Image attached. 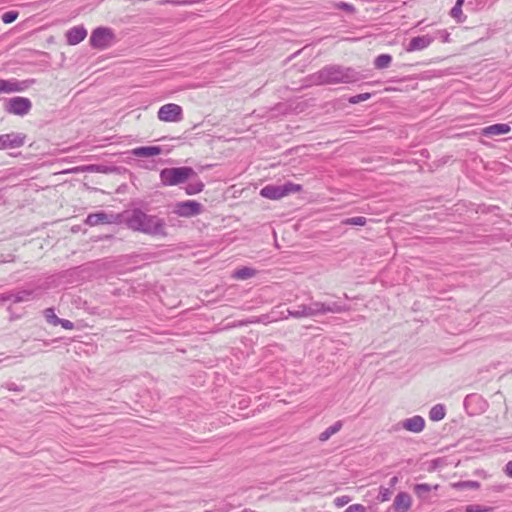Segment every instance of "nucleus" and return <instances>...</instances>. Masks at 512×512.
Instances as JSON below:
<instances>
[{
  "instance_id": "f257e3e1",
  "label": "nucleus",
  "mask_w": 512,
  "mask_h": 512,
  "mask_svg": "<svg viewBox=\"0 0 512 512\" xmlns=\"http://www.w3.org/2000/svg\"><path fill=\"white\" fill-rule=\"evenodd\" d=\"M128 226L136 231L152 234L155 236H165L166 228L163 220L148 216L142 211L135 210L127 219Z\"/></svg>"
},
{
  "instance_id": "f03ea898",
  "label": "nucleus",
  "mask_w": 512,
  "mask_h": 512,
  "mask_svg": "<svg viewBox=\"0 0 512 512\" xmlns=\"http://www.w3.org/2000/svg\"><path fill=\"white\" fill-rule=\"evenodd\" d=\"M302 191L303 186L301 184L286 182L283 185H266L260 190V195L263 198L278 201L291 194L300 193Z\"/></svg>"
},
{
  "instance_id": "7ed1b4c3",
  "label": "nucleus",
  "mask_w": 512,
  "mask_h": 512,
  "mask_svg": "<svg viewBox=\"0 0 512 512\" xmlns=\"http://www.w3.org/2000/svg\"><path fill=\"white\" fill-rule=\"evenodd\" d=\"M116 42V35L113 29L109 27H97L92 30L89 44L97 50H105L110 48Z\"/></svg>"
},
{
  "instance_id": "20e7f679",
  "label": "nucleus",
  "mask_w": 512,
  "mask_h": 512,
  "mask_svg": "<svg viewBox=\"0 0 512 512\" xmlns=\"http://www.w3.org/2000/svg\"><path fill=\"white\" fill-rule=\"evenodd\" d=\"M194 174L190 167L165 168L160 172V180L164 186H174L185 182Z\"/></svg>"
},
{
  "instance_id": "39448f33",
  "label": "nucleus",
  "mask_w": 512,
  "mask_h": 512,
  "mask_svg": "<svg viewBox=\"0 0 512 512\" xmlns=\"http://www.w3.org/2000/svg\"><path fill=\"white\" fill-rule=\"evenodd\" d=\"M202 211V204L195 200H185L176 202L172 208V212L176 216L183 218L198 216L202 213Z\"/></svg>"
},
{
  "instance_id": "423d86ee",
  "label": "nucleus",
  "mask_w": 512,
  "mask_h": 512,
  "mask_svg": "<svg viewBox=\"0 0 512 512\" xmlns=\"http://www.w3.org/2000/svg\"><path fill=\"white\" fill-rule=\"evenodd\" d=\"M182 107L175 103H168L161 106L158 110L157 117L163 122H178L182 120Z\"/></svg>"
},
{
  "instance_id": "0eeeda50",
  "label": "nucleus",
  "mask_w": 512,
  "mask_h": 512,
  "mask_svg": "<svg viewBox=\"0 0 512 512\" xmlns=\"http://www.w3.org/2000/svg\"><path fill=\"white\" fill-rule=\"evenodd\" d=\"M31 109V102L24 97L11 98L7 104V111L15 115H25Z\"/></svg>"
},
{
  "instance_id": "6e6552de",
  "label": "nucleus",
  "mask_w": 512,
  "mask_h": 512,
  "mask_svg": "<svg viewBox=\"0 0 512 512\" xmlns=\"http://www.w3.org/2000/svg\"><path fill=\"white\" fill-rule=\"evenodd\" d=\"M25 142V136L9 133L0 136V149H14L21 147Z\"/></svg>"
},
{
  "instance_id": "1a4fd4ad",
  "label": "nucleus",
  "mask_w": 512,
  "mask_h": 512,
  "mask_svg": "<svg viewBox=\"0 0 512 512\" xmlns=\"http://www.w3.org/2000/svg\"><path fill=\"white\" fill-rule=\"evenodd\" d=\"M68 45H77L87 37V29L83 25L73 26L65 33Z\"/></svg>"
},
{
  "instance_id": "9d476101",
  "label": "nucleus",
  "mask_w": 512,
  "mask_h": 512,
  "mask_svg": "<svg viewBox=\"0 0 512 512\" xmlns=\"http://www.w3.org/2000/svg\"><path fill=\"white\" fill-rule=\"evenodd\" d=\"M424 426V418H407L405 421L399 423L395 427V430H397L399 427H402L413 433H419L424 429Z\"/></svg>"
},
{
  "instance_id": "9b49d317",
  "label": "nucleus",
  "mask_w": 512,
  "mask_h": 512,
  "mask_svg": "<svg viewBox=\"0 0 512 512\" xmlns=\"http://www.w3.org/2000/svg\"><path fill=\"white\" fill-rule=\"evenodd\" d=\"M511 131V127L508 124L499 123L484 127L481 130V134L487 137H494L499 135L508 134Z\"/></svg>"
},
{
  "instance_id": "f8f14e48",
  "label": "nucleus",
  "mask_w": 512,
  "mask_h": 512,
  "mask_svg": "<svg viewBox=\"0 0 512 512\" xmlns=\"http://www.w3.org/2000/svg\"><path fill=\"white\" fill-rule=\"evenodd\" d=\"M25 82H19L16 80H4L0 78V92L1 93H14L21 92L26 88Z\"/></svg>"
},
{
  "instance_id": "ddd939ff",
  "label": "nucleus",
  "mask_w": 512,
  "mask_h": 512,
  "mask_svg": "<svg viewBox=\"0 0 512 512\" xmlns=\"http://www.w3.org/2000/svg\"><path fill=\"white\" fill-rule=\"evenodd\" d=\"M412 499L406 492H399L394 499V508L397 512H407L411 508Z\"/></svg>"
},
{
  "instance_id": "4468645a",
  "label": "nucleus",
  "mask_w": 512,
  "mask_h": 512,
  "mask_svg": "<svg viewBox=\"0 0 512 512\" xmlns=\"http://www.w3.org/2000/svg\"><path fill=\"white\" fill-rule=\"evenodd\" d=\"M433 42V38L429 35L418 36L411 39L407 51L413 52L427 48Z\"/></svg>"
},
{
  "instance_id": "2eb2a0df",
  "label": "nucleus",
  "mask_w": 512,
  "mask_h": 512,
  "mask_svg": "<svg viewBox=\"0 0 512 512\" xmlns=\"http://www.w3.org/2000/svg\"><path fill=\"white\" fill-rule=\"evenodd\" d=\"M256 273L257 271L255 269L244 266L236 269L233 272L232 277L236 280H246L254 277Z\"/></svg>"
},
{
  "instance_id": "dca6fc26",
  "label": "nucleus",
  "mask_w": 512,
  "mask_h": 512,
  "mask_svg": "<svg viewBox=\"0 0 512 512\" xmlns=\"http://www.w3.org/2000/svg\"><path fill=\"white\" fill-rule=\"evenodd\" d=\"M161 153V148L158 146H147V147H138L133 150V154L136 156H156Z\"/></svg>"
},
{
  "instance_id": "f3484780",
  "label": "nucleus",
  "mask_w": 512,
  "mask_h": 512,
  "mask_svg": "<svg viewBox=\"0 0 512 512\" xmlns=\"http://www.w3.org/2000/svg\"><path fill=\"white\" fill-rule=\"evenodd\" d=\"M450 486L455 490L479 489L480 482L474 480L458 481L451 483Z\"/></svg>"
},
{
  "instance_id": "a211bd4d",
  "label": "nucleus",
  "mask_w": 512,
  "mask_h": 512,
  "mask_svg": "<svg viewBox=\"0 0 512 512\" xmlns=\"http://www.w3.org/2000/svg\"><path fill=\"white\" fill-rule=\"evenodd\" d=\"M343 424H342V421H337L335 422L333 425H331L330 427H328L327 429H325L320 435H319V440L321 442H325L327 441L332 435H334L335 433H337L341 428H342Z\"/></svg>"
},
{
  "instance_id": "6ab92c4d",
  "label": "nucleus",
  "mask_w": 512,
  "mask_h": 512,
  "mask_svg": "<svg viewBox=\"0 0 512 512\" xmlns=\"http://www.w3.org/2000/svg\"><path fill=\"white\" fill-rule=\"evenodd\" d=\"M432 490V486L426 483L416 484L414 486V493L418 498L426 499L427 494Z\"/></svg>"
},
{
  "instance_id": "aec40b11",
  "label": "nucleus",
  "mask_w": 512,
  "mask_h": 512,
  "mask_svg": "<svg viewBox=\"0 0 512 512\" xmlns=\"http://www.w3.org/2000/svg\"><path fill=\"white\" fill-rule=\"evenodd\" d=\"M392 62V56L389 54H381L376 57L374 65L377 69H383L388 67Z\"/></svg>"
},
{
  "instance_id": "412c9836",
  "label": "nucleus",
  "mask_w": 512,
  "mask_h": 512,
  "mask_svg": "<svg viewBox=\"0 0 512 512\" xmlns=\"http://www.w3.org/2000/svg\"><path fill=\"white\" fill-rule=\"evenodd\" d=\"M44 316L48 323L57 326L58 322H60V318L55 314L54 309L47 308L44 311Z\"/></svg>"
},
{
  "instance_id": "4be33fe9",
  "label": "nucleus",
  "mask_w": 512,
  "mask_h": 512,
  "mask_svg": "<svg viewBox=\"0 0 512 512\" xmlns=\"http://www.w3.org/2000/svg\"><path fill=\"white\" fill-rule=\"evenodd\" d=\"M107 221V216L104 213L91 214L87 218V222L91 225H96L98 223H105Z\"/></svg>"
},
{
  "instance_id": "5701e85b",
  "label": "nucleus",
  "mask_w": 512,
  "mask_h": 512,
  "mask_svg": "<svg viewBox=\"0 0 512 512\" xmlns=\"http://www.w3.org/2000/svg\"><path fill=\"white\" fill-rule=\"evenodd\" d=\"M492 510V507L482 506L478 504L467 505L464 508V512H491Z\"/></svg>"
},
{
  "instance_id": "b1692460",
  "label": "nucleus",
  "mask_w": 512,
  "mask_h": 512,
  "mask_svg": "<svg viewBox=\"0 0 512 512\" xmlns=\"http://www.w3.org/2000/svg\"><path fill=\"white\" fill-rule=\"evenodd\" d=\"M367 220L363 216H357L346 219L343 223L346 225L364 226Z\"/></svg>"
},
{
  "instance_id": "393cba45",
  "label": "nucleus",
  "mask_w": 512,
  "mask_h": 512,
  "mask_svg": "<svg viewBox=\"0 0 512 512\" xmlns=\"http://www.w3.org/2000/svg\"><path fill=\"white\" fill-rule=\"evenodd\" d=\"M18 15L19 14L16 11H8L2 15V21L5 24H10L18 18Z\"/></svg>"
},
{
  "instance_id": "a878e982",
  "label": "nucleus",
  "mask_w": 512,
  "mask_h": 512,
  "mask_svg": "<svg viewBox=\"0 0 512 512\" xmlns=\"http://www.w3.org/2000/svg\"><path fill=\"white\" fill-rule=\"evenodd\" d=\"M203 187H204V185L201 182L193 184V185H189L186 188V193L188 195H194V194L200 193L203 190Z\"/></svg>"
},
{
  "instance_id": "bb28decb",
  "label": "nucleus",
  "mask_w": 512,
  "mask_h": 512,
  "mask_svg": "<svg viewBox=\"0 0 512 512\" xmlns=\"http://www.w3.org/2000/svg\"><path fill=\"white\" fill-rule=\"evenodd\" d=\"M370 97H371L370 93H362V94L352 96L349 99V102L352 104H357L359 102L368 100Z\"/></svg>"
},
{
  "instance_id": "cd10ccee",
  "label": "nucleus",
  "mask_w": 512,
  "mask_h": 512,
  "mask_svg": "<svg viewBox=\"0 0 512 512\" xmlns=\"http://www.w3.org/2000/svg\"><path fill=\"white\" fill-rule=\"evenodd\" d=\"M445 408L442 405H436L432 408L430 416H445Z\"/></svg>"
},
{
  "instance_id": "c85d7f7f",
  "label": "nucleus",
  "mask_w": 512,
  "mask_h": 512,
  "mask_svg": "<svg viewBox=\"0 0 512 512\" xmlns=\"http://www.w3.org/2000/svg\"><path fill=\"white\" fill-rule=\"evenodd\" d=\"M389 496L390 490L388 488L380 487L378 499H380L381 501H386L389 499Z\"/></svg>"
},
{
  "instance_id": "c756f323",
  "label": "nucleus",
  "mask_w": 512,
  "mask_h": 512,
  "mask_svg": "<svg viewBox=\"0 0 512 512\" xmlns=\"http://www.w3.org/2000/svg\"><path fill=\"white\" fill-rule=\"evenodd\" d=\"M344 512H365V507L361 504L350 505Z\"/></svg>"
},
{
  "instance_id": "7c9ffc66",
  "label": "nucleus",
  "mask_w": 512,
  "mask_h": 512,
  "mask_svg": "<svg viewBox=\"0 0 512 512\" xmlns=\"http://www.w3.org/2000/svg\"><path fill=\"white\" fill-rule=\"evenodd\" d=\"M58 325H61L66 330H72L74 329V324L70 320L67 319H60V322H58Z\"/></svg>"
},
{
  "instance_id": "2f4dec72",
  "label": "nucleus",
  "mask_w": 512,
  "mask_h": 512,
  "mask_svg": "<svg viewBox=\"0 0 512 512\" xmlns=\"http://www.w3.org/2000/svg\"><path fill=\"white\" fill-rule=\"evenodd\" d=\"M349 501H350V498L348 496L337 497L335 499V504L337 506H343V505L347 504Z\"/></svg>"
},
{
  "instance_id": "473e14b6",
  "label": "nucleus",
  "mask_w": 512,
  "mask_h": 512,
  "mask_svg": "<svg viewBox=\"0 0 512 512\" xmlns=\"http://www.w3.org/2000/svg\"><path fill=\"white\" fill-rule=\"evenodd\" d=\"M504 472H505V474L507 476L512 478V461H509V462L506 463L505 468H504Z\"/></svg>"
},
{
  "instance_id": "72a5a7b5",
  "label": "nucleus",
  "mask_w": 512,
  "mask_h": 512,
  "mask_svg": "<svg viewBox=\"0 0 512 512\" xmlns=\"http://www.w3.org/2000/svg\"><path fill=\"white\" fill-rule=\"evenodd\" d=\"M445 512H464V508L463 507H457L455 509H450V510H447Z\"/></svg>"
},
{
  "instance_id": "f704fd0d",
  "label": "nucleus",
  "mask_w": 512,
  "mask_h": 512,
  "mask_svg": "<svg viewBox=\"0 0 512 512\" xmlns=\"http://www.w3.org/2000/svg\"><path fill=\"white\" fill-rule=\"evenodd\" d=\"M397 480H398V479H397V477H393V478L391 479V481H390V482H391V485H394V484L397 482Z\"/></svg>"
},
{
  "instance_id": "c9c22d12",
  "label": "nucleus",
  "mask_w": 512,
  "mask_h": 512,
  "mask_svg": "<svg viewBox=\"0 0 512 512\" xmlns=\"http://www.w3.org/2000/svg\"><path fill=\"white\" fill-rule=\"evenodd\" d=\"M341 7L349 8V7H350V5H349V4H346V3H342V4H341Z\"/></svg>"
},
{
  "instance_id": "e433bc0d",
  "label": "nucleus",
  "mask_w": 512,
  "mask_h": 512,
  "mask_svg": "<svg viewBox=\"0 0 512 512\" xmlns=\"http://www.w3.org/2000/svg\"><path fill=\"white\" fill-rule=\"evenodd\" d=\"M431 419H432V420H434V421H439V420H441L442 418L435 417V418H431Z\"/></svg>"
},
{
  "instance_id": "4c0bfd02",
  "label": "nucleus",
  "mask_w": 512,
  "mask_h": 512,
  "mask_svg": "<svg viewBox=\"0 0 512 512\" xmlns=\"http://www.w3.org/2000/svg\"><path fill=\"white\" fill-rule=\"evenodd\" d=\"M462 2H463V0H458V1H457V5H461V4H462Z\"/></svg>"
},
{
  "instance_id": "58836bf2",
  "label": "nucleus",
  "mask_w": 512,
  "mask_h": 512,
  "mask_svg": "<svg viewBox=\"0 0 512 512\" xmlns=\"http://www.w3.org/2000/svg\"><path fill=\"white\" fill-rule=\"evenodd\" d=\"M205 512H212V511H205Z\"/></svg>"
}]
</instances>
